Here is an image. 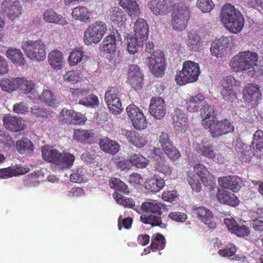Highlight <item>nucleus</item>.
I'll return each mask as SVG.
<instances>
[{
	"instance_id": "obj_2",
	"label": "nucleus",
	"mask_w": 263,
	"mask_h": 263,
	"mask_svg": "<svg viewBox=\"0 0 263 263\" xmlns=\"http://www.w3.org/2000/svg\"><path fill=\"white\" fill-rule=\"evenodd\" d=\"M134 37H127V50L130 54H135L142 47L147 40L148 35V27L147 22L143 18L138 19L134 24Z\"/></svg>"
},
{
	"instance_id": "obj_10",
	"label": "nucleus",
	"mask_w": 263,
	"mask_h": 263,
	"mask_svg": "<svg viewBox=\"0 0 263 263\" xmlns=\"http://www.w3.org/2000/svg\"><path fill=\"white\" fill-rule=\"evenodd\" d=\"M127 116L134 128L139 130L144 129L147 122L143 112L134 104L128 105L126 109Z\"/></svg>"
},
{
	"instance_id": "obj_43",
	"label": "nucleus",
	"mask_w": 263,
	"mask_h": 263,
	"mask_svg": "<svg viewBox=\"0 0 263 263\" xmlns=\"http://www.w3.org/2000/svg\"><path fill=\"white\" fill-rule=\"evenodd\" d=\"M35 87V84L32 80H28L24 77L18 78V88L20 93L27 95L32 93Z\"/></svg>"
},
{
	"instance_id": "obj_56",
	"label": "nucleus",
	"mask_w": 263,
	"mask_h": 263,
	"mask_svg": "<svg viewBox=\"0 0 263 263\" xmlns=\"http://www.w3.org/2000/svg\"><path fill=\"white\" fill-rule=\"evenodd\" d=\"M250 228L246 225L237 224L232 233L239 237H245L250 234Z\"/></svg>"
},
{
	"instance_id": "obj_14",
	"label": "nucleus",
	"mask_w": 263,
	"mask_h": 263,
	"mask_svg": "<svg viewBox=\"0 0 263 263\" xmlns=\"http://www.w3.org/2000/svg\"><path fill=\"white\" fill-rule=\"evenodd\" d=\"M151 115L157 119H160L164 117L166 107L163 99L160 97H153L151 100L149 107Z\"/></svg>"
},
{
	"instance_id": "obj_52",
	"label": "nucleus",
	"mask_w": 263,
	"mask_h": 263,
	"mask_svg": "<svg viewBox=\"0 0 263 263\" xmlns=\"http://www.w3.org/2000/svg\"><path fill=\"white\" fill-rule=\"evenodd\" d=\"M198 152L203 156L208 158H215L216 156V153L214 150L212 145H202L199 147Z\"/></svg>"
},
{
	"instance_id": "obj_21",
	"label": "nucleus",
	"mask_w": 263,
	"mask_h": 263,
	"mask_svg": "<svg viewBox=\"0 0 263 263\" xmlns=\"http://www.w3.org/2000/svg\"><path fill=\"white\" fill-rule=\"evenodd\" d=\"M6 56L16 67L22 68L26 64L24 55L19 49L9 47L6 51Z\"/></svg>"
},
{
	"instance_id": "obj_39",
	"label": "nucleus",
	"mask_w": 263,
	"mask_h": 263,
	"mask_svg": "<svg viewBox=\"0 0 263 263\" xmlns=\"http://www.w3.org/2000/svg\"><path fill=\"white\" fill-rule=\"evenodd\" d=\"M39 99L42 102L49 106H55L60 103L59 99L47 89H43Z\"/></svg>"
},
{
	"instance_id": "obj_59",
	"label": "nucleus",
	"mask_w": 263,
	"mask_h": 263,
	"mask_svg": "<svg viewBox=\"0 0 263 263\" xmlns=\"http://www.w3.org/2000/svg\"><path fill=\"white\" fill-rule=\"evenodd\" d=\"M120 93L118 89L116 87H110L105 94V101H110L117 98H120Z\"/></svg>"
},
{
	"instance_id": "obj_11",
	"label": "nucleus",
	"mask_w": 263,
	"mask_h": 263,
	"mask_svg": "<svg viewBox=\"0 0 263 263\" xmlns=\"http://www.w3.org/2000/svg\"><path fill=\"white\" fill-rule=\"evenodd\" d=\"M164 62V53L157 51L147 58L146 63L152 73L156 77H160L163 74L165 69Z\"/></svg>"
},
{
	"instance_id": "obj_8",
	"label": "nucleus",
	"mask_w": 263,
	"mask_h": 263,
	"mask_svg": "<svg viewBox=\"0 0 263 263\" xmlns=\"http://www.w3.org/2000/svg\"><path fill=\"white\" fill-rule=\"evenodd\" d=\"M1 10L12 22L20 18L23 12L19 0H4L1 4Z\"/></svg>"
},
{
	"instance_id": "obj_57",
	"label": "nucleus",
	"mask_w": 263,
	"mask_h": 263,
	"mask_svg": "<svg viewBox=\"0 0 263 263\" xmlns=\"http://www.w3.org/2000/svg\"><path fill=\"white\" fill-rule=\"evenodd\" d=\"M197 6L203 12H210L214 7V4L212 0H197Z\"/></svg>"
},
{
	"instance_id": "obj_30",
	"label": "nucleus",
	"mask_w": 263,
	"mask_h": 263,
	"mask_svg": "<svg viewBox=\"0 0 263 263\" xmlns=\"http://www.w3.org/2000/svg\"><path fill=\"white\" fill-rule=\"evenodd\" d=\"M41 152L42 158L45 161L57 165L61 156V153L58 150L52 149L49 146L45 145L42 147Z\"/></svg>"
},
{
	"instance_id": "obj_25",
	"label": "nucleus",
	"mask_w": 263,
	"mask_h": 263,
	"mask_svg": "<svg viewBox=\"0 0 263 263\" xmlns=\"http://www.w3.org/2000/svg\"><path fill=\"white\" fill-rule=\"evenodd\" d=\"M111 21L119 27H123L125 24L126 16L123 10L118 7L110 8L108 11Z\"/></svg>"
},
{
	"instance_id": "obj_13",
	"label": "nucleus",
	"mask_w": 263,
	"mask_h": 263,
	"mask_svg": "<svg viewBox=\"0 0 263 263\" xmlns=\"http://www.w3.org/2000/svg\"><path fill=\"white\" fill-rule=\"evenodd\" d=\"M193 213L209 228L215 229L216 227V222L213 220V213L209 209L204 206H194Z\"/></svg>"
},
{
	"instance_id": "obj_1",
	"label": "nucleus",
	"mask_w": 263,
	"mask_h": 263,
	"mask_svg": "<svg viewBox=\"0 0 263 263\" xmlns=\"http://www.w3.org/2000/svg\"><path fill=\"white\" fill-rule=\"evenodd\" d=\"M221 21L231 32L237 33L244 26L245 20L240 12L231 4L224 6L221 11Z\"/></svg>"
},
{
	"instance_id": "obj_27",
	"label": "nucleus",
	"mask_w": 263,
	"mask_h": 263,
	"mask_svg": "<svg viewBox=\"0 0 263 263\" xmlns=\"http://www.w3.org/2000/svg\"><path fill=\"white\" fill-rule=\"evenodd\" d=\"M164 204L156 200H147L143 202L141 206V210L146 213H151L153 214L161 215L162 213V209Z\"/></svg>"
},
{
	"instance_id": "obj_53",
	"label": "nucleus",
	"mask_w": 263,
	"mask_h": 263,
	"mask_svg": "<svg viewBox=\"0 0 263 263\" xmlns=\"http://www.w3.org/2000/svg\"><path fill=\"white\" fill-rule=\"evenodd\" d=\"M79 104L87 107L95 108L99 105V101L98 97L93 95H90L85 98L81 99Z\"/></svg>"
},
{
	"instance_id": "obj_26",
	"label": "nucleus",
	"mask_w": 263,
	"mask_h": 263,
	"mask_svg": "<svg viewBox=\"0 0 263 263\" xmlns=\"http://www.w3.org/2000/svg\"><path fill=\"white\" fill-rule=\"evenodd\" d=\"M218 201L223 204L235 207L239 204V200L234 194L227 191L218 190L217 195Z\"/></svg>"
},
{
	"instance_id": "obj_22",
	"label": "nucleus",
	"mask_w": 263,
	"mask_h": 263,
	"mask_svg": "<svg viewBox=\"0 0 263 263\" xmlns=\"http://www.w3.org/2000/svg\"><path fill=\"white\" fill-rule=\"evenodd\" d=\"M232 81L233 78L231 77L224 79L221 95L225 101L232 103V105H233V103L237 100V97L236 92L232 89Z\"/></svg>"
},
{
	"instance_id": "obj_35",
	"label": "nucleus",
	"mask_w": 263,
	"mask_h": 263,
	"mask_svg": "<svg viewBox=\"0 0 263 263\" xmlns=\"http://www.w3.org/2000/svg\"><path fill=\"white\" fill-rule=\"evenodd\" d=\"M119 4L131 17L137 16L140 14V9L135 0H121Z\"/></svg>"
},
{
	"instance_id": "obj_44",
	"label": "nucleus",
	"mask_w": 263,
	"mask_h": 263,
	"mask_svg": "<svg viewBox=\"0 0 263 263\" xmlns=\"http://www.w3.org/2000/svg\"><path fill=\"white\" fill-rule=\"evenodd\" d=\"M74 160V156L72 154L68 152H62L57 165L63 169L68 168L73 165Z\"/></svg>"
},
{
	"instance_id": "obj_49",
	"label": "nucleus",
	"mask_w": 263,
	"mask_h": 263,
	"mask_svg": "<svg viewBox=\"0 0 263 263\" xmlns=\"http://www.w3.org/2000/svg\"><path fill=\"white\" fill-rule=\"evenodd\" d=\"M112 196L119 204L135 210L134 209L135 202L132 198L125 197L118 192H114Z\"/></svg>"
},
{
	"instance_id": "obj_55",
	"label": "nucleus",
	"mask_w": 263,
	"mask_h": 263,
	"mask_svg": "<svg viewBox=\"0 0 263 263\" xmlns=\"http://www.w3.org/2000/svg\"><path fill=\"white\" fill-rule=\"evenodd\" d=\"M40 172H34L27 175L24 180V184L26 186H35L39 185L40 181L38 178L40 176Z\"/></svg>"
},
{
	"instance_id": "obj_16",
	"label": "nucleus",
	"mask_w": 263,
	"mask_h": 263,
	"mask_svg": "<svg viewBox=\"0 0 263 263\" xmlns=\"http://www.w3.org/2000/svg\"><path fill=\"white\" fill-rule=\"evenodd\" d=\"M148 6L152 13L156 15H164L172 9L171 0H151Z\"/></svg>"
},
{
	"instance_id": "obj_17",
	"label": "nucleus",
	"mask_w": 263,
	"mask_h": 263,
	"mask_svg": "<svg viewBox=\"0 0 263 263\" xmlns=\"http://www.w3.org/2000/svg\"><path fill=\"white\" fill-rule=\"evenodd\" d=\"M230 39L228 37L223 36L216 39L211 46V54L216 57L223 56L227 51Z\"/></svg>"
},
{
	"instance_id": "obj_23",
	"label": "nucleus",
	"mask_w": 263,
	"mask_h": 263,
	"mask_svg": "<svg viewBox=\"0 0 263 263\" xmlns=\"http://www.w3.org/2000/svg\"><path fill=\"white\" fill-rule=\"evenodd\" d=\"M218 181L221 186L231 190L234 192H238L241 187V179L235 176L222 177L219 178Z\"/></svg>"
},
{
	"instance_id": "obj_37",
	"label": "nucleus",
	"mask_w": 263,
	"mask_h": 263,
	"mask_svg": "<svg viewBox=\"0 0 263 263\" xmlns=\"http://www.w3.org/2000/svg\"><path fill=\"white\" fill-rule=\"evenodd\" d=\"M19 77L4 78L0 81V86L3 91L11 93L17 90Z\"/></svg>"
},
{
	"instance_id": "obj_33",
	"label": "nucleus",
	"mask_w": 263,
	"mask_h": 263,
	"mask_svg": "<svg viewBox=\"0 0 263 263\" xmlns=\"http://www.w3.org/2000/svg\"><path fill=\"white\" fill-rule=\"evenodd\" d=\"M16 149L21 155H31L34 150V145L30 139L23 138L16 141Z\"/></svg>"
},
{
	"instance_id": "obj_34",
	"label": "nucleus",
	"mask_w": 263,
	"mask_h": 263,
	"mask_svg": "<svg viewBox=\"0 0 263 263\" xmlns=\"http://www.w3.org/2000/svg\"><path fill=\"white\" fill-rule=\"evenodd\" d=\"M140 220L142 223L151 224L153 227L157 226L160 228L165 229L167 226L166 224L162 222L160 215L157 214H142L140 216Z\"/></svg>"
},
{
	"instance_id": "obj_45",
	"label": "nucleus",
	"mask_w": 263,
	"mask_h": 263,
	"mask_svg": "<svg viewBox=\"0 0 263 263\" xmlns=\"http://www.w3.org/2000/svg\"><path fill=\"white\" fill-rule=\"evenodd\" d=\"M128 160L130 164L139 168L146 167L149 163L148 159L138 154H133L128 156Z\"/></svg>"
},
{
	"instance_id": "obj_36",
	"label": "nucleus",
	"mask_w": 263,
	"mask_h": 263,
	"mask_svg": "<svg viewBox=\"0 0 263 263\" xmlns=\"http://www.w3.org/2000/svg\"><path fill=\"white\" fill-rule=\"evenodd\" d=\"M204 96L201 93H198L195 96H190L186 98V108L190 112L198 111L199 107L203 104Z\"/></svg>"
},
{
	"instance_id": "obj_41",
	"label": "nucleus",
	"mask_w": 263,
	"mask_h": 263,
	"mask_svg": "<svg viewBox=\"0 0 263 263\" xmlns=\"http://www.w3.org/2000/svg\"><path fill=\"white\" fill-rule=\"evenodd\" d=\"M72 14L76 20L85 22L90 18L91 12L85 6H78L73 9Z\"/></svg>"
},
{
	"instance_id": "obj_28",
	"label": "nucleus",
	"mask_w": 263,
	"mask_h": 263,
	"mask_svg": "<svg viewBox=\"0 0 263 263\" xmlns=\"http://www.w3.org/2000/svg\"><path fill=\"white\" fill-rule=\"evenodd\" d=\"M186 44L189 49L193 52H199L201 50L202 42L200 35L194 31L188 33Z\"/></svg>"
},
{
	"instance_id": "obj_50",
	"label": "nucleus",
	"mask_w": 263,
	"mask_h": 263,
	"mask_svg": "<svg viewBox=\"0 0 263 263\" xmlns=\"http://www.w3.org/2000/svg\"><path fill=\"white\" fill-rule=\"evenodd\" d=\"M155 170L165 176H170L172 174V167L167 164L164 160L160 159L156 160L154 163Z\"/></svg>"
},
{
	"instance_id": "obj_31",
	"label": "nucleus",
	"mask_w": 263,
	"mask_h": 263,
	"mask_svg": "<svg viewBox=\"0 0 263 263\" xmlns=\"http://www.w3.org/2000/svg\"><path fill=\"white\" fill-rule=\"evenodd\" d=\"M43 20L49 23H54L60 25H66L68 22L65 17L58 14L53 9L46 10L43 15Z\"/></svg>"
},
{
	"instance_id": "obj_47",
	"label": "nucleus",
	"mask_w": 263,
	"mask_h": 263,
	"mask_svg": "<svg viewBox=\"0 0 263 263\" xmlns=\"http://www.w3.org/2000/svg\"><path fill=\"white\" fill-rule=\"evenodd\" d=\"M165 243L164 236L160 233H157L152 238L150 247L153 250H161L164 248Z\"/></svg>"
},
{
	"instance_id": "obj_32",
	"label": "nucleus",
	"mask_w": 263,
	"mask_h": 263,
	"mask_svg": "<svg viewBox=\"0 0 263 263\" xmlns=\"http://www.w3.org/2000/svg\"><path fill=\"white\" fill-rule=\"evenodd\" d=\"M165 185L164 180L158 175H154L147 179L145 183V187L148 191L157 193L163 189Z\"/></svg>"
},
{
	"instance_id": "obj_7",
	"label": "nucleus",
	"mask_w": 263,
	"mask_h": 263,
	"mask_svg": "<svg viewBox=\"0 0 263 263\" xmlns=\"http://www.w3.org/2000/svg\"><path fill=\"white\" fill-rule=\"evenodd\" d=\"M200 74L198 64L193 61L183 63V68L176 76L175 80L179 85L196 81Z\"/></svg>"
},
{
	"instance_id": "obj_63",
	"label": "nucleus",
	"mask_w": 263,
	"mask_h": 263,
	"mask_svg": "<svg viewBox=\"0 0 263 263\" xmlns=\"http://www.w3.org/2000/svg\"><path fill=\"white\" fill-rule=\"evenodd\" d=\"M252 145L259 150L263 148V133H254Z\"/></svg>"
},
{
	"instance_id": "obj_64",
	"label": "nucleus",
	"mask_w": 263,
	"mask_h": 263,
	"mask_svg": "<svg viewBox=\"0 0 263 263\" xmlns=\"http://www.w3.org/2000/svg\"><path fill=\"white\" fill-rule=\"evenodd\" d=\"M168 217L173 220L181 222L184 221L187 217L186 214L179 212H171Z\"/></svg>"
},
{
	"instance_id": "obj_48",
	"label": "nucleus",
	"mask_w": 263,
	"mask_h": 263,
	"mask_svg": "<svg viewBox=\"0 0 263 263\" xmlns=\"http://www.w3.org/2000/svg\"><path fill=\"white\" fill-rule=\"evenodd\" d=\"M109 184L111 189L116 191V192H121L127 194L129 192L127 186L120 179L112 178L109 181Z\"/></svg>"
},
{
	"instance_id": "obj_54",
	"label": "nucleus",
	"mask_w": 263,
	"mask_h": 263,
	"mask_svg": "<svg viewBox=\"0 0 263 263\" xmlns=\"http://www.w3.org/2000/svg\"><path fill=\"white\" fill-rule=\"evenodd\" d=\"M108 107L114 115L119 114L122 110V104L120 98L111 100V101H105Z\"/></svg>"
},
{
	"instance_id": "obj_38",
	"label": "nucleus",
	"mask_w": 263,
	"mask_h": 263,
	"mask_svg": "<svg viewBox=\"0 0 263 263\" xmlns=\"http://www.w3.org/2000/svg\"><path fill=\"white\" fill-rule=\"evenodd\" d=\"M119 36L116 37L115 34H111L106 36L102 44L101 49L107 53H114L116 50L117 42Z\"/></svg>"
},
{
	"instance_id": "obj_46",
	"label": "nucleus",
	"mask_w": 263,
	"mask_h": 263,
	"mask_svg": "<svg viewBox=\"0 0 263 263\" xmlns=\"http://www.w3.org/2000/svg\"><path fill=\"white\" fill-rule=\"evenodd\" d=\"M74 138L79 142L92 144L97 142L94 133H74Z\"/></svg>"
},
{
	"instance_id": "obj_51",
	"label": "nucleus",
	"mask_w": 263,
	"mask_h": 263,
	"mask_svg": "<svg viewBox=\"0 0 263 263\" xmlns=\"http://www.w3.org/2000/svg\"><path fill=\"white\" fill-rule=\"evenodd\" d=\"M187 180L192 190L196 193L201 191V184L198 177L193 172H189L187 174Z\"/></svg>"
},
{
	"instance_id": "obj_24",
	"label": "nucleus",
	"mask_w": 263,
	"mask_h": 263,
	"mask_svg": "<svg viewBox=\"0 0 263 263\" xmlns=\"http://www.w3.org/2000/svg\"><path fill=\"white\" fill-rule=\"evenodd\" d=\"M64 54L59 50H53L48 55V62L52 68L59 70L64 67Z\"/></svg>"
},
{
	"instance_id": "obj_19",
	"label": "nucleus",
	"mask_w": 263,
	"mask_h": 263,
	"mask_svg": "<svg viewBox=\"0 0 263 263\" xmlns=\"http://www.w3.org/2000/svg\"><path fill=\"white\" fill-rule=\"evenodd\" d=\"M59 118L67 124H76L86 121L85 116L79 112L72 110L63 109L60 114Z\"/></svg>"
},
{
	"instance_id": "obj_12",
	"label": "nucleus",
	"mask_w": 263,
	"mask_h": 263,
	"mask_svg": "<svg viewBox=\"0 0 263 263\" xmlns=\"http://www.w3.org/2000/svg\"><path fill=\"white\" fill-rule=\"evenodd\" d=\"M159 143L161 149L171 160L175 161L180 158V152L173 146L167 133H162L159 138Z\"/></svg>"
},
{
	"instance_id": "obj_40",
	"label": "nucleus",
	"mask_w": 263,
	"mask_h": 263,
	"mask_svg": "<svg viewBox=\"0 0 263 263\" xmlns=\"http://www.w3.org/2000/svg\"><path fill=\"white\" fill-rule=\"evenodd\" d=\"M87 59V56L82 48L74 49L69 53L68 62L70 66H76L83 60Z\"/></svg>"
},
{
	"instance_id": "obj_4",
	"label": "nucleus",
	"mask_w": 263,
	"mask_h": 263,
	"mask_svg": "<svg viewBox=\"0 0 263 263\" xmlns=\"http://www.w3.org/2000/svg\"><path fill=\"white\" fill-rule=\"evenodd\" d=\"M258 59V55L254 52H241L232 58L230 66L235 72L252 71L257 66Z\"/></svg>"
},
{
	"instance_id": "obj_61",
	"label": "nucleus",
	"mask_w": 263,
	"mask_h": 263,
	"mask_svg": "<svg viewBox=\"0 0 263 263\" xmlns=\"http://www.w3.org/2000/svg\"><path fill=\"white\" fill-rule=\"evenodd\" d=\"M4 125L10 130H13L15 128V123L17 122V118L11 116H5L3 118Z\"/></svg>"
},
{
	"instance_id": "obj_29",
	"label": "nucleus",
	"mask_w": 263,
	"mask_h": 263,
	"mask_svg": "<svg viewBox=\"0 0 263 263\" xmlns=\"http://www.w3.org/2000/svg\"><path fill=\"white\" fill-rule=\"evenodd\" d=\"M100 149L106 153L114 155L117 153L120 149V145L116 141L106 137L100 140Z\"/></svg>"
},
{
	"instance_id": "obj_58",
	"label": "nucleus",
	"mask_w": 263,
	"mask_h": 263,
	"mask_svg": "<svg viewBox=\"0 0 263 263\" xmlns=\"http://www.w3.org/2000/svg\"><path fill=\"white\" fill-rule=\"evenodd\" d=\"M88 92V89L86 88L77 89L71 88L70 89L69 99L72 100H77L85 96Z\"/></svg>"
},
{
	"instance_id": "obj_5",
	"label": "nucleus",
	"mask_w": 263,
	"mask_h": 263,
	"mask_svg": "<svg viewBox=\"0 0 263 263\" xmlns=\"http://www.w3.org/2000/svg\"><path fill=\"white\" fill-rule=\"evenodd\" d=\"M21 48L27 57L33 62H41L46 59L45 45L41 40L24 41Z\"/></svg>"
},
{
	"instance_id": "obj_3",
	"label": "nucleus",
	"mask_w": 263,
	"mask_h": 263,
	"mask_svg": "<svg viewBox=\"0 0 263 263\" xmlns=\"http://www.w3.org/2000/svg\"><path fill=\"white\" fill-rule=\"evenodd\" d=\"M202 118L201 124L205 128L213 127L217 130L222 132H234V126L229 120L224 119L223 120L216 122L215 116V109L213 106L205 104L201 109L200 113Z\"/></svg>"
},
{
	"instance_id": "obj_20",
	"label": "nucleus",
	"mask_w": 263,
	"mask_h": 263,
	"mask_svg": "<svg viewBox=\"0 0 263 263\" xmlns=\"http://www.w3.org/2000/svg\"><path fill=\"white\" fill-rule=\"evenodd\" d=\"M173 123L175 129L180 132H185L187 129L188 119L184 112L177 108L173 114Z\"/></svg>"
},
{
	"instance_id": "obj_9",
	"label": "nucleus",
	"mask_w": 263,
	"mask_h": 263,
	"mask_svg": "<svg viewBox=\"0 0 263 263\" xmlns=\"http://www.w3.org/2000/svg\"><path fill=\"white\" fill-rule=\"evenodd\" d=\"M189 12L185 6H178L172 14V25L174 29L182 31L186 27L189 19Z\"/></svg>"
},
{
	"instance_id": "obj_42",
	"label": "nucleus",
	"mask_w": 263,
	"mask_h": 263,
	"mask_svg": "<svg viewBox=\"0 0 263 263\" xmlns=\"http://www.w3.org/2000/svg\"><path fill=\"white\" fill-rule=\"evenodd\" d=\"M128 140L138 147L144 146L147 143L146 137L142 133H126Z\"/></svg>"
},
{
	"instance_id": "obj_18",
	"label": "nucleus",
	"mask_w": 263,
	"mask_h": 263,
	"mask_svg": "<svg viewBox=\"0 0 263 263\" xmlns=\"http://www.w3.org/2000/svg\"><path fill=\"white\" fill-rule=\"evenodd\" d=\"M128 81L131 86L135 89L138 90L142 87L143 74L137 65H132L129 66Z\"/></svg>"
},
{
	"instance_id": "obj_62",
	"label": "nucleus",
	"mask_w": 263,
	"mask_h": 263,
	"mask_svg": "<svg viewBox=\"0 0 263 263\" xmlns=\"http://www.w3.org/2000/svg\"><path fill=\"white\" fill-rule=\"evenodd\" d=\"M63 78L64 81L74 83L78 81L79 76L74 71L69 70L65 73Z\"/></svg>"
},
{
	"instance_id": "obj_60",
	"label": "nucleus",
	"mask_w": 263,
	"mask_h": 263,
	"mask_svg": "<svg viewBox=\"0 0 263 263\" xmlns=\"http://www.w3.org/2000/svg\"><path fill=\"white\" fill-rule=\"evenodd\" d=\"M236 252V246L231 244L223 249L219 250L218 254L222 257H231L234 255Z\"/></svg>"
},
{
	"instance_id": "obj_15",
	"label": "nucleus",
	"mask_w": 263,
	"mask_h": 263,
	"mask_svg": "<svg viewBox=\"0 0 263 263\" xmlns=\"http://www.w3.org/2000/svg\"><path fill=\"white\" fill-rule=\"evenodd\" d=\"M242 94L245 102L252 104L256 103L260 99L261 95L259 86L256 84L251 83L245 86Z\"/></svg>"
},
{
	"instance_id": "obj_6",
	"label": "nucleus",
	"mask_w": 263,
	"mask_h": 263,
	"mask_svg": "<svg viewBox=\"0 0 263 263\" xmlns=\"http://www.w3.org/2000/svg\"><path fill=\"white\" fill-rule=\"evenodd\" d=\"M107 25L103 21H97L90 24L84 32L83 40L87 45L99 43L106 33Z\"/></svg>"
}]
</instances>
